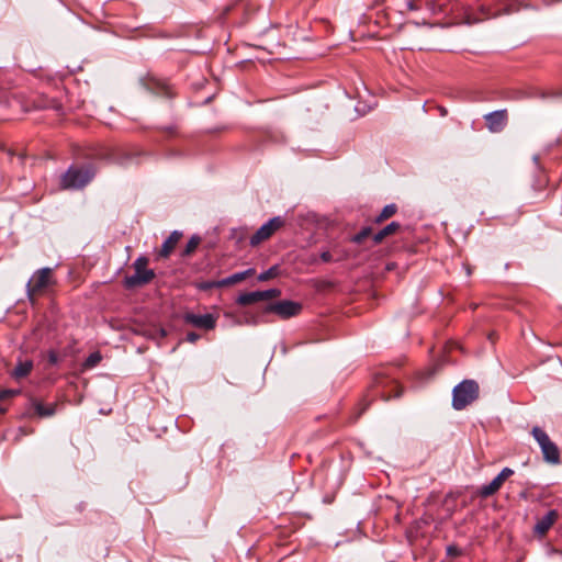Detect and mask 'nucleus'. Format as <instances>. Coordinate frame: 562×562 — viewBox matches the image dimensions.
<instances>
[{
	"mask_svg": "<svg viewBox=\"0 0 562 562\" xmlns=\"http://www.w3.org/2000/svg\"><path fill=\"white\" fill-rule=\"evenodd\" d=\"M148 258L139 256L133 263L135 273L124 278V286L127 289L138 288L148 284L155 278V271L147 268Z\"/></svg>",
	"mask_w": 562,
	"mask_h": 562,
	"instance_id": "nucleus-1",
	"label": "nucleus"
},
{
	"mask_svg": "<svg viewBox=\"0 0 562 562\" xmlns=\"http://www.w3.org/2000/svg\"><path fill=\"white\" fill-rule=\"evenodd\" d=\"M479 385L473 380H464L454 386L452 392V406L460 411L477 398Z\"/></svg>",
	"mask_w": 562,
	"mask_h": 562,
	"instance_id": "nucleus-2",
	"label": "nucleus"
},
{
	"mask_svg": "<svg viewBox=\"0 0 562 562\" xmlns=\"http://www.w3.org/2000/svg\"><path fill=\"white\" fill-rule=\"evenodd\" d=\"M94 170L91 166L81 168L70 167L61 178L64 189H81L94 177Z\"/></svg>",
	"mask_w": 562,
	"mask_h": 562,
	"instance_id": "nucleus-3",
	"label": "nucleus"
},
{
	"mask_svg": "<svg viewBox=\"0 0 562 562\" xmlns=\"http://www.w3.org/2000/svg\"><path fill=\"white\" fill-rule=\"evenodd\" d=\"M531 435L535 440L538 442L541 452L543 454V459L546 462L551 464L560 463V451L558 446L551 441L548 434L538 426H535L531 430Z\"/></svg>",
	"mask_w": 562,
	"mask_h": 562,
	"instance_id": "nucleus-4",
	"label": "nucleus"
},
{
	"mask_svg": "<svg viewBox=\"0 0 562 562\" xmlns=\"http://www.w3.org/2000/svg\"><path fill=\"white\" fill-rule=\"evenodd\" d=\"M284 224V220L281 216H274L267 223L261 225L257 232L250 237L249 244L252 247L258 246L262 241L269 239L274 232H277Z\"/></svg>",
	"mask_w": 562,
	"mask_h": 562,
	"instance_id": "nucleus-5",
	"label": "nucleus"
},
{
	"mask_svg": "<svg viewBox=\"0 0 562 562\" xmlns=\"http://www.w3.org/2000/svg\"><path fill=\"white\" fill-rule=\"evenodd\" d=\"M301 310L302 305L300 303L289 300L270 303L265 307L266 313H274L283 319L296 316Z\"/></svg>",
	"mask_w": 562,
	"mask_h": 562,
	"instance_id": "nucleus-6",
	"label": "nucleus"
},
{
	"mask_svg": "<svg viewBox=\"0 0 562 562\" xmlns=\"http://www.w3.org/2000/svg\"><path fill=\"white\" fill-rule=\"evenodd\" d=\"M514 474L510 468H504L488 484L483 485L479 494L481 497H488L495 494L504 484V482Z\"/></svg>",
	"mask_w": 562,
	"mask_h": 562,
	"instance_id": "nucleus-7",
	"label": "nucleus"
},
{
	"mask_svg": "<svg viewBox=\"0 0 562 562\" xmlns=\"http://www.w3.org/2000/svg\"><path fill=\"white\" fill-rule=\"evenodd\" d=\"M50 268H42L37 270L27 282V292L30 294L34 292H40L46 286H48V284L50 283Z\"/></svg>",
	"mask_w": 562,
	"mask_h": 562,
	"instance_id": "nucleus-8",
	"label": "nucleus"
},
{
	"mask_svg": "<svg viewBox=\"0 0 562 562\" xmlns=\"http://www.w3.org/2000/svg\"><path fill=\"white\" fill-rule=\"evenodd\" d=\"M183 319L186 323L205 330L213 329L216 326V317L210 313L203 315L186 313Z\"/></svg>",
	"mask_w": 562,
	"mask_h": 562,
	"instance_id": "nucleus-9",
	"label": "nucleus"
},
{
	"mask_svg": "<svg viewBox=\"0 0 562 562\" xmlns=\"http://www.w3.org/2000/svg\"><path fill=\"white\" fill-rule=\"evenodd\" d=\"M487 127L491 132H501L507 122V112L506 110H498L491 113H487L484 116Z\"/></svg>",
	"mask_w": 562,
	"mask_h": 562,
	"instance_id": "nucleus-10",
	"label": "nucleus"
},
{
	"mask_svg": "<svg viewBox=\"0 0 562 562\" xmlns=\"http://www.w3.org/2000/svg\"><path fill=\"white\" fill-rule=\"evenodd\" d=\"M254 273H255V269L249 268L245 271L233 273V274L228 276L227 278H224L216 282L209 283V284L204 285L203 289H209V288H213V286H216V288L228 286V285H232V284H235V283H238V282L245 280L247 277H250Z\"/></svg>",
	"mask_w": 562,
	"mask_h": 562,
	"instance_id": "nucleus-11",
	"label": "nucleus"
},
{
	"mask_svg": "<svg viewBox=\"0 0 562 562\" xmlns=\"http://www.w3.org/2000/svg\"><path fill=\"white\" fill-rule=\"evenodd\" d=\"M559 514L555 509L549 510L541 517L533 527V532L538 536H544L557 521Z\"/></svg>",
	"mask_w": 562,
	"mask_h": 562,
	"instance_id": "nucleus-12",
	"label": "nucleus"
},
{
	"mask_svg": "<svg viewBox=\"0 0 562 562\" xmlns=\"http://www.w3.org/2000/svg\"><path fill=\"white\" fill-rule=\"evenodd\" d=\"M34 363L32 360H19L16 366L10 372L12 379L20 381L26 378L33 370Z\"/></svg>",
	"mask_w": 562,
	"mask_h": 562,
	"instance_id": "nucleus-13",
	"label": "nucleus"
},
{
	"mask_svg": "<svg viewBox=\"0 0 562 562\" xmlns=\"http://www.w3.org/2000/svg\"><path fill=\"white\" fill-rule=\"evenodd\" d=\"M182 236V233L175 231L170 234V236L164 241L160 250V256L164 258H167L172 250L175 249L176 245L180 240Z\"/></svg>",
	"mask_w": 562,
	"mask_h": 562,
	"instance_id": "nucleus-14",
	"label": "nucleus"
},
{
	"mask_svg": "<svg viewBox=\"0 0 562 562\" xmlns=\"http://www.w3.org/2000/svg\"><path fill=\"white\" fill-rule=\"evenodd\" d=\"M401 225L397 222H391L385 227H383L381 231H379L376 234L372 236L373 243L380 244L385 237L393 235L395 232L400 229Z\"/></svg>",
	"mask_w": 562,
	"mask_h": 562,
	"instance_id": "nucleus-15",
	"label": "nucleus"
},
{
	"mask_svg": "<svg viewBox=\"0 0 562 562\" xmlns=\"http://www.w3.org/2000/svg\"><path fill=\"white\" fill-rule=\"evenodd\" d=\"M32 406L34 408L35 414L40 417H50L56 412L55 404L44 405L38 401H33Z\"/></svg>",
	"mask_w": 562,
	"mask_h": 562,
	"instance_id": "nucleus-16",
	"label": "nucleus"
},
{
	"mask_svg": "<svg viewBox=\"0 0 562 562\" xmlns=\"http://www.w3.org/2000/svg\"><path fill=\"white\" fill-rule=\"evenodd\" d=\"M262 300L261 291L246 292L238 295L236 302L239 305H249Z\"/></svg>",
	"mask_w": 562,
	"mask_h": 562,
	"instance_id": "nucleus-17",
	"label": "nucleus"
},
{
	"mask_svg": "<svg viewBox=\"0 0 562 562\" xmlns=\"http://www.w3.org/2000/svg\"><path fill=\"white\" fill-rule=\"evenodd\" d=\"M397 211V207L395 204H387L383 207L381 213L375 217V223H381L389 217L393 216Z\"/></svg>",
	"mask_w": 562,
	"mask_h": 562,
	"instance_id": "nucleus-18",
	"label": "nucleus"
},
{
	"mask_svg": "<svg viewBox=\"0 0 562 562\" xmlns=\"http://www.w3.org/2000/svg\"><path fill=\"white\" fill-rule=\"evenodd\" d=\"M333 251H334L335 259L337 262L346 260V259L350 258V256H351L349 250H347L346 248H344L339 245H335L333 247Z\"/></svg>",
	"mask_w": 562,
	"mask_h": 562,
	"instance_id": "nucleus-19",
	"label": "nucleus"
},
{
	"mask_svg": "<svg viewBox=\"0 0 562 562\" xmlns=\"http://www.w3.org/2000/svg\"><path fill=\"white\" fill-rule=\"evenodd\" d=\"M200 241H201V238L199 236H192L186 245L183 255L189 256L190 254H192L199 246Z\"/></svg>",
	"mask_w": 562,
	"mask_h": 562,
	"instance_id": "nucleus-20",
	"label": "nucleus"
},
{
	"mask_svg": "<svg viewBox=\"0 0 562 562\" xmlns=\"http://www.w3.org/2000/svg\"><path fill=\"white\" fill-rule=\"evenodd\" d=\"M278 273H279V266H272L268 270L261 272L258 276V280L259 281H267L269 279H272V278L277 277Z\"/></svg>",
	"mask_w": 562,
	"mask_h": 562,
	"instance_id": "nucleus-21",
	"label": "nucleus"
},
{
	"mask_svg": "<svg viewBox=\"0 0 562 562\" xmlns=\"http://www.w3.org/2000/svg\"><path fill=\"white\" fill-rule=\"evenodd\" d=\"M372 234L371 227H363L358 234L352 236L351 241L361 244L366 238Z\"/></svg>",
	"mask_w": 562,
	"mask_h": 562,
	"instance_id": "nucleus-22",
	"label": "nucleus"
},
{
	"mask_svg": "<svg viewBox=\"0 0 562 562\" xmlns=\"http://www.w3.org/2000/svg\"><path fill=\"white\" fill-rule=\"evenodd\" d=\"M101 361V355L99 352H92L85 361L86 368H93Z\"/></svg>",
	"mask_w": 562,
	"mask_h": 562,
	"instance_id": "nucleus-23",
	"label": "nucleus"
},
{
	"mask_svg": "<svg viewBox=\"0 0 562 562\" xmlns=\"http://www.w3.org/2000/svg\"><path fill=\"white\" fill-rule=\"evenodd\" d=\"M262 300L268 301L281 295V291L279 289H269L261 291Z\"/></svg>",
	"mask_w": 562,
	"mask_h": 562,
	"instance_id": "nucleus-24",
	"label": "nucleus"
},
{
	"mask_svg": "<svg viewBox=\"0 0 562 562\" xmlns=\"http://www.w3.org/2000/svg\"><path fill=\"white\" fill-rule=\"evenodd\" d=\"M321 260L323 262H337L335 259V255L333 249L331 250H324L321 252Z\"/></svg>",
	"mask_w": 562,
	"mask_h": 562,
	"instance_id": "nucleus-25",
	"label": "nucleus"
},
{
	"mask_svg": "<svg viewBox=\"0 0 562 562\" xmlns=\"http://www.w3.org/2000/svg\"><path fill=\"white\" fill-rule=\"evenodd\" d=\"M20 393L18 390H2L0 391V401L15 396Z\"/></svg>",
	"mask_w": 562,
	"mask_h": 562,
	"instance_id": "nucleus-26",
	"label": "nucleus"
},
{
	"mask_svg": "<svg viewBox=\"0 0 562 562\" xmlns=\"http://www.w3.org/2000/svg\"><path fill=\"white\" fill-rule=\"evenodd\" d=\"M48 361L50 364H57L58 361H59V357H58V353L54 350H50L48 352Z\"/></svg>",
	"mask_w": 562,
	"mask_h": 562,
	"instance_id": "nucleus-27",
	"label": "nucleus"
},
{
	"mask_svg": "<svg viewBox=\"0 0 562 562\" xmlns=\"http://www.w3.org/2000/svg\"><path fill=\"white\" fill-rule=\"evenodd\" d=\"M199 339H200V335L194 333V331H191V333L187 334V340L190 341V342H195Z\"/></svg>",
	"mask_w": 562,
	"mask_h": 562,
	"instance_id": "nucleus-28",
	"label": "nucleus"
},
{
	"mask_svg": "<svg viewBox=\"0 0 562 562\" xmlns=\"http://www.w3.org/2000/svg\"><path fill=\"white\" fill-rule=\"evenodd\" d=\"M407 8L412 11L418 9V7L413 1L407 2Z\"/></svg>",
	"mask_w": 562,
	"mask_h": 562,
	"instance_id": "nucleus-29",
	"label": "nucleus"
},
{
	"mask_svg": "<svg viewBox=\"0 0 562 562\" xmlns=\"http://www.w3.org/2000/svg\"><path fill=\"white\" fill-rule=\"evenodd\" d=\"M249 324H256V319H252L251 322H248Z\"/></svg>",
	"mask_w": 562,
	"mask_h": 562,
	"instance_id": "nucleus-30",
	"label": "nucleus"
},
{
	"mask_svg": "<svg viewBox=\"0 0 562 562\" xmlns=\"http://www.w3.org/2000/svg\"><path fill=\"white\" fill-rule=\"evenodd\" d=\"M3 412H4V409L0 407V413H3Z\"/></svg>",
	"mask_w": 562,
	"mask_h": 562,
	"instance_id": "nucleus-31",
	"label": "nucleus"
}]
</instances>
